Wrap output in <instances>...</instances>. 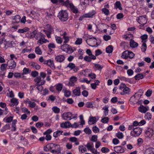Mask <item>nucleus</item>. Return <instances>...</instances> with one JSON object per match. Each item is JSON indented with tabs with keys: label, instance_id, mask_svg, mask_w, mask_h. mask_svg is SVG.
I'll use <instances>...</instances> for the list:
<instances>
[{
	"label": "nucleus",
	"instance_id": "f257e3e1",
	"mask_svg": "<svg viewBox=\"0 0 154 154\" xmlns=\"http://www.w3.org/2000/svg\"><path fill=\"white\" fill-rule=\"evenodd\" d=\"M142 95V94L140 92L136 93L134 95L131 97L130 99L131 104L134 105L137 103Z\"/></svg>",
	"mask_w": 154,
	"mask_h": 154
},
{
	"label": "nucleus",
	"instance_id": "f03ea898",
	"mask_svg": "<svg viewBox=\"0 0 154 154\" xmlns=\"http://www.w3.org/2000/svg\"><path fill=\"white\" fill-rule=\"evenodd\" d=\"M58 17L62 21H66L68 19V14L66 10H61L58 14Z\"/></svg>",
	"mask_w": 154,
	"mask_h": 154
},
{
	"label": "nucleus",
	"instance_id": "7ed1b4c3",
	"mask_svg": "<svg viewBox=\"0 0 154 154\" xmlns=\"http://www.w3.org/2000/svg\"><path fill=\"white\" fill-rule=\"evenodd\" d=\"M43 31L46 34L47 37L48 38H51V35L53 33L54 30L52 26L50 24H47L45 29L43 30Z\"/></svg>",
	"mask_w": 154,
	"mask_h": 154
},
{
	"label": "nucleus",
	"instance_id": "20e7f679",
	"mask_svg": "<svg viewBox=\"0 0 154 154\" xmlns=\"http://www.w3.org/2000/svg\"><path fill=\"white\" fill-rule=\"evenodd\" d=\"M63 44L60 47L61 50L68 54H71L74 51L71 47L66 43Z\"/></svg>",
	"mask_w": 154,
	"mask_h": 154
},
{
	"label": "nucleus",
	"instance_id": "39448f33",
	"mask_svg": "<svg viewBox=\"0 0 154 154\" xmlns=\"http://www.w3.org/2000/svg\"><path fill=\"white\" fill-rule=\"evenodd\" d=\"M142 129L139 127H135L134 130L131 131L130 133L131 135L134 137L139 136L142 132Z\"/></svg>",
	"mask_w": 154,
	"mask_h": 154
},
{
	"label": "nucleus",
	"instance_id": "423d86ee",
	"mask_svg": "<svg viewBox=\"0 0 154 154\" xmlns=\"http://www.w3.org/2000/svg\"><path fill=\"white\" fill-rule=\"evenodd\" d=\"M73 114L70 112H69L64 113L62 115L63 119L65 120H70L76 117V116H73Z\"/></svg>",
	"mask_w": 154,
	"mask_h": 154
},
{
	"label": "nucleus",
	"instance_id": "0eeeda50",
	"mask_svg": "<svg viewBox=\"0 0 154 154\" xmlns=\"http://www.w3.org/2000/svg\"><path fill=\"white\" fill-rule=\"evenodd\" d=\"M137 22L140 24L144 26L147 22V18L146 15L140 16L137 19Z\"/></svg>",
	"mask_w": 154,
	"mask_h": 154
},
{
	"label": "nucleus",
	"instance_id": "6e6552de",
	"mask_svg": "<svg viewBox=\"0 0 154 154\" xmlns=\"http://www.w3.org/2000/svg\"><path fill=\"white\" fill-rule=\"evenodd\" d=\"M120 88L121 89H123V92L121 93L122 94H127L130 91V89L126 86L124 84H122L120 86Z\"/></svg>",
	"mask_w": 154,
	"mask_h": 154
},
{
	"label": "nucleus",
	"instance_id": "1a4fd4ad",
	"mask_svg": "<svg viewBox=\"0 0 154 154\" xmlns=\"http://www.w3.org/2000/svg\"><path fill=\"white\" fill-rule=\"evenodd\" d=\"M60 35L63 36V38L64 40L63 43H67L70 40V37L67 36V33L66 32L62 31L60 32Z\"/></svg>",
	"mask_w": 154,
	"mask_h": 154
},
{
	"label": "nucleus",
	"instance_id": "9d476101",
	"mask_svg": "<svg viewBox=\"0 0 154 154\" xmlns=\"http://www.w3.org/2000/svg\"><path fill=\"white\" fill-rule=\"evenodd\" d=\"M44 64L47 65L49 66L52 69H54L55 68V66L54 63L53 61L49 59L44 61Z\"/></svg>",
	"mask_w": 154,
	"mask_h": 154
},
{
	"label": "nucleus",
	"instance_id": "9b49d317",
	"mask_svg": "<svg viewBox=\"0 0 154 154\" xmlns=\"http://www.w3.org/2000/svg\"><path fill=\"white\" fill-rule=\"evenodd\" d=\"M12 23L13 24L18 23L20 21V17L18 15H17L12 17Z\"/></svg>",
	"mask_w": 154,
	"mask_h": 154
},
{
	"label": "nucleus",
	"instance_id": "f8f14e48",
	"mask_svg": "<svg viewBox=\"0 0 154 154\" xmlns=\"http://www.w3.org/2000/svg\"><path fill=\"white\" fill-rule=\"evenodd\" d=\"M68 7H69L70 8L71 11L74 13L75 14H77L79 12L78 9V8L75 7L73 4L72 3H69V4Z\"/></svg>",
	"mask_w": 154,
	"mask_h": 154
},
{
	"label": "nucleus",
	"instance_id": "ddd939ff",
	"mask_svg": "<svg viewBox=\"0 0 154 154\" xmlns=\"http://www.w3.org/2000/svg\"><path fill=\"white\" fill-rule=\"evenodd\" d=\"M7 64L10 69H13L15 68L16 65V63L14 60H9Z\"/></svg>",
	"mask_w": 154,
	"mask_h": 154
},
{
	"label": "nucleus",
	"instance_id": "4468645a",
	"mask_svg": "<svg viewBox=\"0 0 154 154\" xmlns=\"http://www.w3.org/2000/svg\"><path fill=\"white\" fill-rule=\"evenodd\" d=\"M77 80V77L75 76H72L70 78L69 82V85L70 86H73L75 85V83L76 82Z\"/></svg>",
	"mask_w": 154,
	"mask_h": 154
},
{
	"label": "nucleus",
	"instance_id": "2eb2a0df",
	"mask_svg": "<svg viewBox=\"0 0 154 154\" xmlns=\"http://www.w3.org/2000/svg\"><path fill=\"white\" fill-rule=\"evenodd\" d=\"M55 59L57 62L61 63L63 62L65 60V57L63 55L59 54L56 56Z\"/></svg>",
	"mask_w": 154,
	"mask_h": 154
},
{
	"label": "nucleus",
	"instance_id": "dca6fc26",
	"mask_svg": "<svg viewBox=\"0 0 154 154\" xmlns=\"http://www.w3.org/2000/svg\"><path fill=\"white\" fill-rule=\"evenodd\" d=\"M149 109V107L148 106L146 107L144 106L143 105H140V107L138 108V111L142 113H145Z\"/></svg>",
	"mask_w": 154,
	"mask_h": 154
},
{
	"label": "nucleus",
	"instance_id": "f3484780",
	"mask_svg": "<svg viewBox=\"0 0 154 154\" xmlns=\"http://www.w3.org/2000/svg\"><path fill=\"white\" fill-rule=\"evenodd\" d=\"M114 151L117 153H122L125 151V149L123 147L120 146H116L114 148Z\"/></svg>",
	"mask_w": 154,
	"mask_h": 154
},
{
	"label": "nucleus",
	"instance_id": "a211bd4d",
	"mask_svg": "<svg viewBox=\"0 0 154 154\" xmlns=\"http://www.w3.org/2000/svg\"><path fill=\"white\" fill-rule=\"evenodd\" d=\"M73 94L76 96H79L81 95L80 88L79 87H76L72 91Z\"/></svg>",
	"mask_w": 154,
	"mask_h": 154
},
{
	"label": "nucleus",
	"instance_id": "6ab92c4d",
	"mask_svg": "<svg viewBox=\"0 0 154 154\" xmlns=\"http://www.w3.org/2000/svg\"><path fill=\"white\" fill-rule=\"evenodd\" d=\"M45 82V80H43L41 82L40 85H36V88L38 90V93L41 92L42 91L43 88L42 85H43Z\"/></svg>",
	"mask_w": 154,
	"mask_h": 154
},
{
	"label": "nucleus",
	"instance_id": "aec40b11",
	"mask_svg": "<svg viewBox=\"0 0 154 154\" xmlns=\"http://www.w3.org/2000/svg\"><path fill=\"white\" fill-rule=\"evenodd\" d=\"M71 124L70 122L67 121L60 124V126L62 128H66L71 127Z\"/></svg>",
	"mask_w": 154,
	"mask_h": 154
},
{
	"label": "nucleus",
	"instance_id": "412c9836",
	"mask_svg": "<svg viewBox=\"0 0 154 154\" xmlns=\"http://www.w3.org/2000/svg\"><path fill=\"white\" fill-rule=\"evenodd\" d=\"M145 154H154V148L149 147L145 151Z\"/></svg>",
	"mask_w": 154,
	"mask_h": 154
},
{
	"label": "nucleus",
	"instance_id": "4be33fe9",
	"mask_svg": "<svg viewBox=\"0 0 154 154\" xmlns=\"http://www.w3.org/2000/svg\"><path fill=\"white\" fill-rule=\"evenodd\" d=\"M96 13L94 10H92L91 11L86 14H85V15L86 18H92Z\"/></svg>",
	"mask_w": 154,
	"mask_h": 154
},
{
	"label": "nucleus",
	"instance_id": "5701e85b",
	"mask_svg": "<svg viewBox=\"0 0 154 154\" xmlns=\"http://www.w3.org/2000/svg\"><path fill=\"white\" fill-rule=\"evenodd\" d=\"M43 80H42L40 76H38L35 78L34 79V81L35 82V84L34 85L35 87L36 85H40L41 83V82Z\"/></svg>",
	"mask_w": 154,
	"mask_h": 154
},
{
	"label": "nucleus",
	"instance_id": "b1692460",
	"mask_svg": "<svg viewBox=\"0 0 154 154\" xmlns=\"http://www.w3.org/2000/svg\"><path fill=\"white\" fill-rule=\"evenodd\" d=\"M88 150H90L91 152L94 148V144L92 143H88L86 145H85Z\"/></svg>",
	"mask_w": 154,
	"mask_h": 154
},
{
	"label": "nucleus",
	"instance_id": "393cba45",
	"mask_svg": "<svg viewBox=\"0 0 154 154\" xmlns=\"http://www.w3.org/2000/svg\"><path fill=\"white\" fill-rule=\"evenodd\" d=\"M31 66L33 68L36 70L40 69L41 66L37 63L34 62H32L31 63Z\"/></svg>",
	"mask_w": 154,
	"mask_h": 154
},
{
	"label": "nucleus",
	"instance_id": "a878e982",
	"mask_svg": "<svg viewBox=\"0 0 154 154\" xmlns=\"http://www.w3.org/2000/svg\"><path fill=\"white\" fill-rule=\"evenodd\" d=\"M130 40V45L131 47L132 48H135L138 46V44L135 42L134 40L132 39Z\"/></svg>",
	"mask_w": 154,
	"mask_h": 154
},
{
	"label": "nucleus",
	"instance_id": "bb28decb",
	"mask_svg": "<svg viewBox=\"0 0 154 154\" xmlns=\"http://www.w3.org/2000/svg\"><path fill=\"white\" fill-rule=\"evenodd\" d=\"M17 121L16 120H14L12 122L11 124V131H15L16 130V124Z\"/></svg>",
	"mask_w": 154,
	"mask_h": 154
},
{
	"label": "nucleus",
	"instance_id": "cd10ccee",
	"mask_svg": "<svg viewBox=\"0 0 154 154\" xmlns=\"http://www.w3.org/2000/svg\"><path fill=\"white\" fill-rule=\"evenodd\" d=\"M58 2L60 5H62L66 7H68L69 4V2L67 1L64 2V0H58Z\"/></svg>",
	"mask_w": 154,
	"mask_h": 154
},
{
	"label": "nucleus",
	"instance_id": "c85d7f7f",
	"mask_svg": "<svg viewBox=\"0 0 154 154\" xmlns=\"http://www.w3.org/2000/svg\"><path fill=\"white\" fill-rule=\"evenodd\" d=\"M114 8L116 9L119 8L120 10H122L121 4L120 1L116 2L114 4Z\"/></svg>",
	"mask_w": 154,
	"mask_h": 154
},
{
	"label": "nucleus",
	"instance_id": "c756f323",
	"mask_svg": "<svg viewBox=\"0 0 154 154\" xmlns=\"http://www.w3.org/2000/svg\"><path fill=\"white\" fill-rule=\"evenodd\" d=\"M63 132V131L58 130L54 132L53 134V136L55 138L57 137L62 134Z\"/></svg>",
	"mask_w": 154,
	"mask_h": 154
},
{
	"label": "nucleus",
	"instance_id": "7c9ffc66",
	"mask_svg": "<svg viewBox=\"0 0 154 154\" xmlns=\"http://www.w3.org/2000/svg\"><path fill=\"white\" fill-rule=\"evenodd\" d=\"M145 133L147 137H150L153 134V131L152 129H149L146 131Z\"/></svg>",
	"mask_w": 154,
	"mask_h": 154
},
{
	"label": "nucleus",
	"instance_id": "2f4dec72",
	"mask_svg": "<svg viewBox=\"0 0 154 154\" xmlns=\"http://www.w3.org/2000/svg\"><path fill=\"white\" fill-rule=\"evenodd\" d=\"M96 118L95 117L89 118L88 123L89 124H93L97 122Z\"/></svg>",
	"mask_w": 154,
	"mask_h": 154
},
{
	"label": "nucleus",
	"instance_id": "473e14b6",
	"mask_svg": "<svg viewBox=\"0 0 154 154\" xmlns=\"http://www.w3.org/2000/svg\"><path fill=\"white\" fill-rule=\"evenodd\" d=\"M49 41L46 39L42 38V39H40L38 40L37 41V43L39 44V45H41L43 43H46L47 42H49Z\"/></svg>",
	"mask_w": 154,
	"mask_h": 154
},
{
	"label": "nucleus",
	"instance_id": "72a5a7b5",
	"mask_svg": "<svg viewBox=\"0 0 154 154\" xmlns=\"http://www.w3.org/2000/svg\"><path fill=\"white\" fill-rule=\"evenodd\" d=\"M69 140L71 142H75V144L76 145H78L79 142L78 141V139L75 137H72L69 138Z\"/></svg>",
	"mask_w": 154,
	"mask_h": 154
},
{
	"label": "nucleus",
	"instance_id": "f704fd0d",
	"mask_svg": "<svg viewBox=\"0 0 154 154\" xmlns=\"http://www.w3.org/2000/svg\"><path fill=\"white\" fill-rule=\"evenodd\" d=\"M13 117L12 116L5 117L3 119V121L7 123H10L11 122L13 119Z\"/></svg>",
	"mask_w": 154,
	"mask_h": 154
},
{
	"label": "nucleus",
	"instance_id": "c9c22d12",
	"mask_svg": "<svg viewBox=\"0 0 154 154\" xmlns=\"http://www.w3.org/2000/svg\"><path fill=\"white\" fill-rule=\"evenodd\" d=\"M55 41L57 44H60L62 43L63 40L60 37L56 35L55 36Z\"/></svg>",
	"mask_w": 154,
	"mask_h": 154
},
{
	"label": "nucleus",
	"instance_id": "e433bc0d",
	"mask_svg": "<svg viewBox=\"0 0 154 154\" xmlns=\"http://www.w3.org/2000/svg\"><path fill=\"white\" fill-rule=\"evenodd\" d=\"M10 125L9 124H6L1 129V131L2 132H3L5 131L6 130L10 129Z\"/></svg>",
	"mask_w": 154,
	"mask_h": 154
},
{
	"label": "nucleus",
	"instance_id": "4c0bfd02",
	"mask_svg": "<svg viewBox=\"0 0 154 154\" xmlns=\"http://www.w3.org/2000/svg\"><path fill=\"white\" fill-rule=\"evenodd\" d=\"M56 89L58 91H60L63 88V85L61 83H58L55 85Z\"/></svg>",
	"mask_w": 154,
	"mask_h": 154
},
{
	"label": "nucleus",
	"instance_id": "58836bf2",
	"mask_svg": "<svg viewBox=\"0 0 154 154\" xmlns=\"http://www.w3.org/2000/svg\"><path fill=\"white\" fill-rule=\"evenodd\" d=\"M86 53L89 56H92V60H95L96 59V57L92 54V52L90 49H88L86 51Z\"/></svg>",
	"mask_w": 154,
	"mask_h": 154
},
{
	"label": "nucleus",
	"instance_id": "ea45409f",
	"mask_svg": "<svg viewBox=\"0 0 154 154\" xmlns=\"http://www.w3.org/2000/svg\"><path fill=\"white\" fill-rule=\"evenodd\" d=\"M23 72L22 73L23 75H26L29 73L31 72V70L28 68L25 67L23 68Z\"/></svg>",
	"mask_w": 154,
	"mask_h": 154
},
{
	"label": "nucleus",
	"instance_id": "a19ab883",
	"mask_svg": "<svg viewBox=\"0 0 154 154\" xmlns=\"http://www.w3.org/2000/svg\"><path fill=\"white\" fill-rule=\"evenodd\" d=\"M113 50V47L112 46L110 45L108 46L106 48V51L108 53H111L112 52Z\"/></svg>",
	"mask_w": 154,
	"mask_h": 154
},
{
	"label": "nucleus",
	"instance_id": "79ce46f5",
	"mask_svg": "<svg viewBox=\"0 0 154 154\" xmlns=\"http://www.w3.org/2000/svg\"><path fill=\"white\" fill-rule=\"evenodd\" d=\"M29 30V28L25 27L23 29H19L17 31V32L19 33H23L28 31Z\"/></svg>",
	"mask_w": 154,
	"mask_h": 154
},
{
	"label": "nucleus",
	"instance_id": "37998d69",
	"mask_svg": "<svg viewBox=\"0 0 154 154\" xmlns=\"http://www.w3.org/2000/svg\"><path fill=\"white\" fill-rule=\"evenodd\" d=\"M36 35H38V32L37 31L35 30L31 33L30 35L29 36L30 38H35V36Z\"/></svg>",
	"mask_w": 154,
	"mask_h": 154
},
{
	"label": "nucleus",
	"instance_id": "c03bdc74",
	"mask_svg": "<svg viewBox=\"0 0 154 154\" xmlns=\"http://www.w3.org/2000/svg\"><path fill=\"white\" fill-rule=\"evenodd\" d=\"M143 77L144 75L141 74H137L134 77L135 79L136 80H139L143 79Z\"/></svg>",
	"mask_w": 154,
	"mask_h": 154
},
{
	"label": "nucleus",
	"instance_id": "a18cd8bd",
	"mask_svg": "<svg viewBox=\"0 0 154 154\" xmlns=\"http://www.w3.org/2000/svg\"><path fill=\"white\" fill-rule=\"evenodd\" d=\"M119 78L121 80L124 81L125 82H128L129 83L131 82V80L128 78H126L124 76H121L119 77Z\"/></svg>",
	"mask_w": 154,
	"mask_h": 154
},
{
	"label": "nucleus",
	"instance_id": "49530a36",
	"mask_svg": "<svg viewBox=\"0 0 154 154\" xmlns=\"http://www.w3.org/2000/svg\"><path fill=\"white\" fill-rule=\"evenodd\" d=\"M128 53H129V51H128L123 52L122 56V58L125 59H127L128 57Z\"/></svg>",
	"mask_w": 154,
	"mask_h": 154
},
{
	"label": "nucleus",
	"instance_id": "de8ad7c7",
	"mask_svg": "<svg viewBox=\"0 0 154 154\" xmlns=\"http://www.w3.org/2000/svg\"><path fill=\"white\" fill-rule=\"evenodd\" d=\"M103 109L104 110V114L105 116H107L108 114V106H105L103 107Z\"/></svg>",
	"mask_w": 154,
	"mask_h": 154
},
{
	"label": "nucleus",
	"instance_id": "09e8293b",
	"mask_svg": "<svg viewBox=\"0 0 154 154\" xmlns=\"http://www.w3.org/2000/svg\"><path fill=\"white\" fill-rule=\"evenodd\" d=\"M11 103H13L15 105H17L19 103L18 100L16 98H13L10 100Z\"/></svg>",
	"mask_w": 154,
	"mask_h": 154
},
{
	"label": "nucleus",
	"instance_id": "8fccbe9b",
	"mask_svg": "<svg viewBox=\"0 0 154 154\" xmlns=\"http://www.w3.org/2000/svg\"><path fill=\"white\" fill-rule=\"evenodd\" d=\"M52 109L53 111L55 113L57 114L60 112V108L57 107V106H54Z\"/></svg>",
	"mask_w": 154,
	"mask_h": 154
},
{
	"label": "nucleus",
	"instance_id": "3c124183",
	"mask_svg": "<svg viewBox=\"0 0 154 154\" xmlns=\"http://www.w3.org/2000/svg\"><path fill=\"white\" fill-rule=\"evenodd\" d=\"M140 38L142 40V42L146 43V40L148 38V35L146 34H144L140 36Z\"/></svg>",
	"mask_w": 154,
	"mask_h": 154
},
{
	"label": "nucleus",
	"instance_id": "603ef678",
	"mask_svg": "<svg viewBox=\"0 0 154 154\" xmlns=\"http://www.w3.org/2000/svg\"><path fill=\"white\" fill-rule=\"evenodd\" d=\"M54 146L53 149L56 150L57 152H60V146L58 145L55 144H54Z\"/></svg>",
	"mask_w": 154,
	"mask_h": 154
},
{
	"label": "nucleus",
	"instance_id": "864d4df0",
	"mask_svg": "<svg viewBox=\"0 0 154 154\" xmlns=\"http://www.w3.org/2000/svg\"><path fill=\"white\" fill-rule=\"evenodd\" d=\"M8 66V64L3 63L0 66V69L1 71H4L5 70Z\"/></svg>",
	"mask_w": 154,
	"mask_h": 154
},
{
	"label": "nucleus",
	"instance_id": "5fc2aeb1",
	"mask_svg": "<svg viewBox=\"0 0 154 154\" xmlns=\"http://www.w3.org/2000/svg\"><path fill=\"white\" fill-rule=\"evenodd\" d=\"M147 48L146 44L145 42L142 43L141 47V49L142 52H145Z\"/></svg>",
	"mask_w": 154,
	"mask_h": 154
},
{
	"label": "nucleus",
	"instance_id": "6e6d98bb",
	"mask_svg": "<svg viewBox=\"0 0 154 154\" xmlns=\"http://www.w3.org/2000/svg\"><path fill=\"white\" fill-rule=\"evenodd\" d=\"M35 52L38 55H41L42 53L41 49L38 46L35 48Z\"/></svg>",
	"mask_w": 154,
	"mask_h": 154
},
{
	"label": "nucleus",
	"instance_id": "4d7b16f0",
	"mask_svg": "<svg viewBox=\"0 0 154 154\" xmlns=\"http://www.w3.org/2000/svg\"><path fill=\"white\" fill-rule=\"evenodd\" d=\"M79 150L81 153H84L87 151L86 148L84 147L83 146H79Z\"/></svg>",
	"mask_w": 154,
	"mask_h": 154
},
{
	"label": "nucleus",
	"instance_id": "13d9d810",
	"mask_svg": "<svg viewBox=\"0 0 154 154\" xmlns=\"http://www.w3.org/2000/svg\"><path fill=\"white\" fill-rule=\"evenodd\" d=\"M84 60L87 62H90L91 61L92 58V56H86L84 58Z\"/></svg>",
	"mask_w": 154,
	"mask_h": 154
},
{
	"label": "nucleus",
	"instance_id": "bf43d9fd",
	"mask_svg": "<svg viewBox=\"0 0 154 154\" xmlns=\"http://www.w3.org/2000/svg\"><path fill=\"white\" fill-rule=\"evenodd\" d=\"M102 11L103 13L105 14L106 16L109 15V10L106 8H102Z\"/></svg>",
	"mask_w": 154,
	"mask_h": 154
},
{
	"label": "nucleus",
	"instance_id": "052dcab7",
	"mask_svg": "<svg viewBox=\"0 0 154 154\" xmlns=\"http://www.w3.org/2000/svg\"><path fill=\"white\" fill-rule=\"evenodd\" d=\"M14 75L15 78H23L24 77V76L23 75L22 73H15Z\"/></svg>",
	"mask_w": 154,
	"mask_h": 154
},
{
	"label": "nucleus",
	"instance_id": "680f3d73",
	"mask_svg": "<svg viewBox=\"0 0 154 154\" xmlns=\"http://www.w3.org/2000/svg\"><path fill=\"white\" fill-rule=\"evenodd\" d=\"M36 106V103L34 102H31L30 101L29 103L28 107L30 108H34Z\"/></svg>",
	"mask_w": 154,
	"mask_h": 154
},
{
	"label": "nucleus",
	"instance_id": "e2e57ef3",
	"mask_svg": "<svg viewBox=\"0 0 154 154\" xmlns=\"http://www.w3.org/2000/svg\"><path fill=\"white\" fill-rule=\"evenodd\" d=\"M152 117V116L151 113L148 112L146 114L145 116V118L146 119H147L148 120H149L151 119Z\"/></svg>",
	"mask_w": 154,
	"mask_h": 154
},
{
	"label": "nucleus",
	"instance_id": "0e129e2a",
	"mask_svg": "<svg viewBox=\"0 0 154 154\" xmlns=\"http://www.w3.org/2000/svg\"><path fill=\"white\" fill-rule=\"evenodd\" d=\"M21 109L22 112L23 113H26V114L29 115L30 114V111H29L28 109L26 108H23Z\"/></svg>",
	"mask_w": 154,
	"mask_h": 154
},
{
	"label": "nucleus",
	"instance_id": "69168bd1",
	"mask_svg": "<svg viewBox=\"0 0 154 154\" xmlns=\"http://www.w3.org/2000/svg\"><path fill=\"white\" fill-rule=\"evenodd\" d=\"M84 131L86 134H91L92 133L91 130L88 127L85 128L84 130Z\"/></svg>",
	"mask_w": 154,
	"mask_h": 154
},
{
	"label": "nucleus",
	"instance_id": "338daca9",
	"mask_svg": "<svg viewBox=\"0 0 154 154\" xmlns=\"http://www.w3.org/2000/svg\"><path fill=\"white\" fill-rule=\"evenodd\" d=\"M75 66V65L74 63H70L68 64L66 67L69 68L70 69V70H72V69H73Z\"/></svg>",
	"mask_w": 154,
	"mask_h": 154
},
{
	"label": "nucleus",
	"instance_id": "774afa93",
	"mask_svg": "<svg viewBox=\"0 0 154 154\" xmlns=\"http://www.w3.org/2000/svg\"><path fill=\"white\" fill-rule=\"evenodd\" d=\"M85 106L88 108H93V105L91 102H87L85 104Z\"/></svg>",
	"mask_w": 154,
	"mask_h": 154
}]
</instances>
